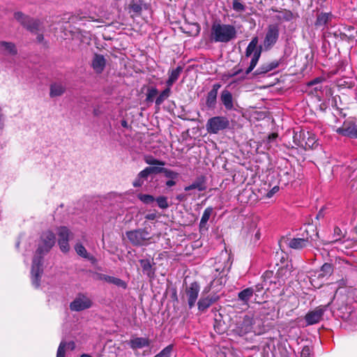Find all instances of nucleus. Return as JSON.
I'll list each match as a JSON object with an SVG mask.
<instances>
[{
	"instance_id": "30",
	"label": "nucleus",
	"mask_w": 357,
	"mask_h": 357,
	"mask_svg": "<svg viewBox=\"0 0 357 357\" xmlns=\"http://www.w3.org/2000/svg\"><path fill=\"white\" fill-rule=\"evenodd\" d=\"M150 176V174L147 169V168H144L143 170L139 172L132 182V185L135 188H140L143 185L144 181L148 179V177Z\"/></svg>"
},
{
	"instance_id": "54",
	"label": "nucleus",
	"mask_w": 357,
	"mask_h": 357,
	"mask_svg": "<svg viewBox=\"0 0 357 357\" xmlns=\"http://www.w3.org/2000/svg\"><path fill=\"white\" fill-rule=\"evenodd\" d=\"M311 351H311V349L310 347L305 346V347H303V348L301 351V357H310Z\"/></svg>"
},
{
	"instance_id": "63",
	"label": "nucleus",
	"mask_w": 357,
	"mask_h": 357,
	"mask_svg": "<svg viewBox=\"0 0 357 357\" xmlns=\"http://www.w3.org/2000/svg\"><path fill=\"white\" fill-rule=\"evenodd\" d=\"M183 197H184V195H179L176 197V199L179 201H182L183 199Z\"/></svg>"
},
{
	"instance_id": "47",
	"label": "nucleus",
	"mask_w": 357,
	"mask_h": 357,
	"mask_svg": "<svg viewBox=\"0 0 357 357\" xmlns=\"http://www.w3.org/2000/svg\"><path fill=\"white\" fill-rule=\"evenodd\" d=\"M232 8L238 13H241L245 10V6L240 0H233Z\"/></svg>"
},
{
	"instance_id": "39",
	"label": "nucleus",
	"mask_w": 357,
	"mask_h": 357,
	"mask_svg": "<svg viewBox=\"0 0 357 357\" xmlns=\"http://www.w3.org/2000/svg\"><path fill=\"white\" fill-rule=\"evenodd\" d=\"M144 162L149 165L165 166V162L154 158L151 155H146L144 158Z\"/></svg>"
},
{
	"instance_id": "22",
	"label": "nucleus",
	"mask_w": 357,
	"mask_h": 357,
	"mask_svg": "<svg viewBox=\"0 0 357 357\" xmlns=\"http://www.w3.org/2000/svg\"><path fill=\"white\" fill-rule=\"evenodd\" d=\"M151 2V0H138L133 1L130 6V10L135 14H140L143 10L150 8Z\"/></svg>"
},
{
	"instance_id": "46",
	"label": "nucleus",
	"mask_w": 357,
	"mask_h": 357,
	"mask_svg": "<svg viewBox=\"0 0 357 357\" xmlns=\"http://www.w3.org/2000/svg\"><path fill=\"white\" fill-rule=\"evenodd\" d=\"M158 93V91L155 87L149 88L146 93V101L153 102L155 96Z\"/></svg>"
},
{
	"instance_id": "21",
	"label": "nucleus",
	"mask_w": 357,
	"mask_h": 357,
	"mask_svg": "<svg viewBox=\"0 0 357 357\" xmlns=\"http://www.w3.org/2000/svg\"><path fill=\"white\" fill-rule=\"evenodd\" d=\"M279 66L278 61H272L271 62L262 63L253 73L254 76H264L267 73L275 69Z\"/></svg>"
},
{
	"instance_id": "19",
	"label": "nucleus",
	"mask_w": 357,
	"mask_h": 357,
	"mask_svg": "<svg viewBox=\"0 0 357 357\" xmlns=\"http://www.w3.org/2000/svg\"><path fill=\"white\" fill-rule=\"evenodd\" d=\"M105 66L106 59L105 56L102 54H95L91 61V67L94 72L97 74H101Z\"/></svg>"
},
{
	"instance_id": "37",
	"label": "nucleus",
	"mask_w": 357,
	"mask_h": 357,
	"mask_svg": "<svg viewBox=\"0 0 357 357\" xmlns=\"http://www.w3.org/2000/svg\"><path fill=\"white\" fill-rule=\"evenodd\" d=\"M321 273L319 274L318 278H324L330 276L333 273V266L330 263H324L321 267Z\"/></svg>"
},
{
	"instance_id": "57",
	"label": "nucleus",
	"mask_w": 357,
	"mask_h": 357,
	"mask_svg": "<svg viewBox=\"0 0 357 357\" xmlns=\"http://www.w3.org/2000/svg\"><path fill=\"white\" fill-rule=\"evenodd\" d=\"M36 35H37V37H36L37 42L40 43H42L44 40L43 31L40 30V31H39L38 33H36Z\"/></svg>"
},
{
	"instance_id": "40",
	"label": "nucleus",
	"mask_w": 357,
	"mask_h": 357,
	"mask_svg": "<svg viewBox=\"0 0 357 357\" xmlns=\"http://www.w3.org/2000/svg\"><path fill=\"white\" fill-rule=\"evenodd\" d=\"M75 250L78 255L85 259H89V254L82 244L77 243L75 246Z\"/></svg>"
},
{
	"instance_id": "23",
	"label": "nucleus",
	"mask_w": 357,
	"mask_h": 357,
	"mask_svg": "<svg viewBox=\"0 0 357 357\" xmlns=\"http://www.w3.org/2000/svg\"><path fill=\"white\" fill-rule=\"evenodd\" d=\"M220 100L227 110L234 109V98L232 93L227 89H224L220 93Z\"/></svg>"
},
{
	"instance_id": "4",
	"label": "nucleus",
	"mask_w": 357,
	"mask_h": 357,
	"mask_svg": "<svg viewBox=\"0 0 357 357\" xmlns=\"http://www.w3.org/2000/svg\"><path fill=\"white\" fill-rule=\"evenodd\" d=\"M55 241V235L52 231L43 232L40 236L38 247L33 257H40L43 258V256L48 253L54 245Z\"/></svg>"
},
{
	"instance_id": "42",
	"label": "nucleus",
	"mask_w": 357,
	"mask_h": 357,
	"mask_svg": "<svg viewBox=\"0 0 357 357\" xmlns=\"http://www.w3.org/2000/svg\"><path fill=\"white\" fill-rule=\"evenodd\" d=\"M138 199L145 204H151L155 202V198L153 195L148 194H139Z\"/></svg>"
},
{
	"instance_id": "38",
	"label": "nucleus",
	"mask_w": 357,
	"mask_h": 357,
	"mask_svg": "<svg viewBox=\"0 0 357 357\" xmlns=\"http://www.w3.org/2000/svg\"><path fill=\"white\" fill-rule=\"evenodd\" d=\"M171 93V89L167 86L155 99V105L160 106L166 99L169 98Z\"/></svg>"
},
{
	"instance_id": "16",
	"label": "nucleus",
	"mask_w": 357,
	"mask_h": 357,
	"mask_svg": "<svg viewBox=\"0 0 357 357\" xmlns=\"http://www.w3.org/2000/svg\"><path fill=\"white\" fill-rule=\"evenodd\" d=\"M315 240L312 236H306L303 238H294L289 240L287 243L288 246L292 249L301 250L306 248L310 244V241Z\"/></svg>"
},
{
	"instance_id": "50",
	"label": "nucleus",
	"mask_w": 357,
	"mask_h": 357,
	"mask_svg": "<svg viewBox=\"0 0 357 357\" xmlns=\"http://www.w3.org/2000/svg\"><path fill=\"white\" fill-rule=\"evenodd\" d=\"M14 20L20 22H29L28 16L25 15L22 12H15L14 14Z\"/></svg>"
},
{
	"instance_id": "55",
	"label": "nucleus",
	"mask_w": 357,
	"mask_h": 357,
	"mask_svg": "<svg viewBox=\"0 0 357 357\" xmlns=\"http://www.w3.org/2000/svg\"><path fill=\"white\" fill-rule=\"evenodd\" d=\"M354 86V83L353 82H347L346 81L340 82L338 84L339 87H347L349 89L352 88Z\"/></svg>"
},
{
	"instance_id": "35",
	"label": "nucleus",
	"mask_w": 357,
	"mask_h": 357,
	"mask_svg": "<svg viewBox=\"0 0 357 357\" xmlns=\"http://www.w3.org/2000/svg\"><path fill=\"white\" fill-rule=\"evenodd\" d=\"M62 20L63 22H76L77 21L89 22V20H88L86 17L82 16L79 13L72 14L68 13L63 15Z\"/></svg>"
},
{
	"instance_id": "27",
	"label": "nucleus",
	"mask_w": 357,
	"mask_h": 357,
	"mask_svg": "<svg viewBox=\"0 0 357 357\" xmlns=\"http://www.w3.org/2000/svg\"><path fill=\"white\" fill-rule=\"evenodd\" d=\"M182 71L183 67L181 66H177L175 69L169 70V77L166 81L167 86L171 87L177 81Z\"/></svg>"
},
{
	"instance_id": "59",
	"label": "nucleus",
	"mask_w": 357,
	"mask_h": 357,
	"mask_svg": "<svg viewBox=\"0 0 357 357\" xmlns=\"http://www.w3.org/2000/svg\"><path fill=\"white\" fill-rule=\"evenodd\" d=\"M176 185V181H174V179H170V180H168L167 182H166V185L167 187H172L174 185Z\"/></svg>"
},
{
	"instance_id": "8",
	"label": "nucleus",
	"mask_w": 357,
	"mask_h": 357,
	"mask_svg": "<svg viewBox=\"0 0 357 357\" xmlns=\"http://www.w3.org/2000/svg\"><path fill=\"white\" fill-rule=\"evenodd\" d=\"M220 299V296L216 293H211L204 295L202 293L201 297L197 301V309L199 312L204 313L207 310Z\"/></svg>"
},
{
	"instance_id": "32",
	"label": "nucleus",
	"mask_w": 357,
	"mask_h": 357,
	"mask_svg": "<svg viewBox=\"0 0 357 357\" xmlns=\"http://www.w3.org/2000/svg\"><path fill=\"white\" fill-rule=\"evenodd\" d=\"M254 294V289L253 287H248L238 294V298L241 301L243 304L248 305L250 298L252 297Z\"/></svg>"
},
{
	"instance_id": "26",
	"label": "nucleus",
	"mask_w": 357,
	"mask_h": 357,
	"mask_svg": "<svg viewBox=\"0 0 357 357\" xmlns=\"http://www.w3.org/2000/svg\"><path fill=\"white\" fill-rule=\"evenodd\" d=\"M179 29L189 36H197L201 30L199 24H183Z\"/></svg>"
},
{
	"instance_id": "43",
	"label": "nucleus",
	"mask_w": 357,
	"mask_h": 357,
	"mask_svg": "<svg viewBox=\"0 0 357 357\" xmlns=\"http://www.w3.org/2000/svg\"><path fill=\"white\" fill-rule=\"evenodd\" d=\"M344 30L345 31H348V33L344 32V35L347 36L350 38H355L356 35L354 33L357 34V28L351 25L344 24Z\"/></svg>"
},
{
	"instance_id": "1",
	"label": "nucleus",
	"mask_w": 357,
	"mask_h": 357,
	"mask_svg": "<svg viewBox=\"0 0 357 357\" xmlns=\"http://www.w3.org/2000/svg\"><path fill=\"white\" fill-rule=\"evenodd\" d=\"M236 37V28L230 24H212L210 40L215 43H227Z\"/></svg>"
},
{
	"instance_id": "60",
	"label": "nucleus",
	"mask_w": 357,
	"mask_h": 357,
	"mask_svg": "<svg viewBox=\"0 0 357 357\" xmlns=\"http://www.w3.org/2000/svg\"><path fill=\"white\" fill-rule=\"evenodd\" d=\"M155 217H156L155 214L150 213V214H147L145 218L147 220H153L155 218Z\"/></svg>"
},
{
	"instance_id": "62",
	"label": "nucleus",
	"mask_w": 357,
	"mask_h": 357,
	"mask_svg": "<svg viewBox=\"0 0 357 357\" xmlns=\"http://www.w3.org/2000/svg\"><path fill=\"white\" fill-rule=\"evenodd\" d=\"M289 175V172H283V176H286V177H287V178H286V181H287V183H288V182H289V178H288Z\"/></svg>"
},
{
	"instance_id": "61",
	"label": "nucleus",
	"mask_w": 357,
	"mask_h": 357,
	"mask_svg": "<svg viewBox=\"0 0 357 357\" xmlns=\"http://www.w3.org/2000/svg\"><path fill=\"white\" fill-rule=\"evenodd\" d=\"M319 82H320V79L319 78H316V79H313L312 81H311L309 83V85H313V84H317V83H318Z\"/></svg>"
},
{
	"instance_id": "14",
	"label": "nucleus",
	"mask_w": 357,
	"mask_h": 357,
	"mask_svg": "<svg viewBox=\"0 0 357 357\" xmlns=\"http://www.w3.org/2000/svg\"><path fill=\"white\" fill-rule=\"evenodd\" d=\"M325 308L326 307L319 306L314 310L309 311L304 317L307 326L319 323L322 319Z\"/></svg>"
},
{
	"instance_id": "25",
	"label": "nucleus",
	"mask_w": 357,
	"mask_h": 357,
	"mask_svg": "<svg viewBox=\"0 0 357 357\" xmlns=\"http://www.w3.org/2000/svg\"><path fill=\"white\" fill-rule=\"evenodd\" d=\"M262 282L266 286V290H268L276 285V278L273 271H266L261 276Z\"/></svg>"
},
{
	"instance_id": "17",
	"label": "nucleus",
	"mask_w": 357,
	"mask_h": 357,
	"mask_svg": "<svg viewBox=\"0 0 357 357\" xmlns=\"http://www.w3.org/2000/svg\"><path fill=\"white\" fill-rule=\"evenodd\" d=\"M206 176L204 175H199L196 177L195 180L189 185L184 188L185 191H190L197 189L199 191H204L207 188Z\"/></svg>"
},
{
	"instance_id": "52",
	"label": "nucleus",
	"mask_w": 357,
	"mask_h": 357,
	"mask_svg": "<svg viewBox=\"0 0 357 357\" xmlns=\"http://www.w3.org/2000/svg\"><path fill=\"white\" fill-rule=\"evenodd\" d=\"M150 175L160 174L162 172L163 166H149L146 167Z\"/></svg>"
},
{
	"instance_id": "11",
	"label": "nucleus",
	"mask_w": 357,
	"mask_h": 357,
	"mask_svg": "<svg viewBox=\"0 0 357 357\" xmlns=\"http://www.w3.org/2000/svg\"><path fill=\"white\" fill-rule=\"evenodd\" d=\"M336 132L342 136L357 139V124L352 121L346 120L342 126L336 130Z\"/></svg>"
},
{
	"instance_id": "29",
	"label": "nucleus",
	"mask_w": 357,
	"mask_h": 357,
	"mask_svg": "<svg viewBox=\"0 0 357 357\" xmlns=\"http://www.w3.org/2000/svg\"><path fill=\"white\" fill-rule=\"evenodd\" d=\"M76 345L74 341H70L69 342L61 341L57 349L56 357H65L66 348L73 351Z\"/></svg>"
},
{
	"instance_id": "53",
	"label": "nucleus",
	"mask_w": 357,
	"mask_h": 357,
	"mask_svg": "<svg viewBox=\"0 0 357 357\" xmlns=\"http://www.w3.org/2000/svg\"><path fill=\"white\" fill-rule=\"evenodd\" d=\"M334 235H335V236H336V238L333 241L334 242L340 241L341 238L344 236H342V230L339 227H335Z\"/></svg>"
},
{
	"instance_id": "18",
	"label": "nucleus",
	"mask_w": 357,
	"mask_h": 357,
	"mask_svg": "<svg viewBox=\"0 0 357 357\" xmlns=\"http://www.w3.org/2000/svg\"><path fill=\"white\" fill-rule=\"evenodd\" d=\"M272 17L280 22L295 20L296 15L289 10H273Z\"/></svg>"
},
{
	"instance_id": "48",
	"label": "nucleus",
	"mask_w": 357,
	"mask_h": 357,
	"mask_svg": "<svg viewBox=\"0 0 357 357\" xmlns=\"http://www.w3.org/2000/svg\"><path fill=\"white\" fill-rule=\"evenodd\" d=\"M254 289V294L255 295V300H257V298L259 297L260 295H262V291L265 289L266 290V286L265 284L261 282V283H258L255 286Z\"/></svg>"
},
{
	"instance_id": "13",
	"label": "nucleus",
	"mask_w": 357,
	"mask_h": 357,
	"mask_svg": "<svg viewBox=\"0 0 357 357\" xmlns=\"http://www.w3.org/2000/svg\"><path fill=\"white\" fill-rule=\"evenodd\" d=\"M279 38V28L277 24H270L264 40L266 48L272 47Z\"/></svg>"
},
{
	"instance_id": "10",
	"label": "nucleus",
	"mask_w": 357,
	"mask_h": 357,
	"mask_svg": "<svg viewBox=\"0 0 357 357\" xmlns=\"http://www.w3.org/2000/svg\"><path fill=\"white\" fill-rule=\"evenodd\" d=\"M72 234H73L70 229L65 226H62L58 228V244L59 245L60 250L63 252L66 253L70 250L68 241L70 239V236Z\"/></svg>"
},
{
	"instance_id": "5",
	"label": "nucleus",
	"mask_w": 357,
	"mask_h": 357,
	"mask_svg": "<svg viewBox=\"0 0 357 357\" xmlns=\"http://www.w3.org/2000/svg\"><path fill=\"white\" fill-rule=\"evenodd\" d=\"M200 287L197 282H191L189 286H186L181 298L183 303H186L190 310L192 309L196 304L198 298Z\"/></svg>"
},
{
	"instance_id": "15",
	"label": "nucleus",
	"mask_w": 357,
	"mask_h": 357,
	"mask_svg": "<svg viewBox=\"0 0 357 357\" xmlns=\"http://www.w3.org/2000/svg\"><path fill=\"white\" fill-rule=\"evenodd\" d=\"M299 137H302V140H299L298 146L305 151L313 149L314 146L316 144L314 135L310 134L309 132H305L304 131H301L299 132Z\"/></svg>"
},
{
	"instance_id": "20",
	"label": "nucleus",
	"mask_w": 357,
	"mask_h": 357,
	"mask_svg": "<svg viewBox=\"0 0 357 357\" xmlns=\"http://www.w3.org/2000/svg\"><path fill=\"white\" fill-rule=\"evenodd\" d=\"M139 262L142 269V272L149 279H153L155 277V268L153 267L155 263L151 261L149 259H139Z\"/></svg>"
},
{
	"instance_id": "44",
	"label": "nucleus",
	"mask_w": 357,
	"mask_h": 357,
	"mask_svg": "<svg viewBox=\"0 0 357 357\" xmlns=\"http://www.w3.org/2000/svg\"><path fill=\"white\" fill-rule=\"evenodd\" d=\"M24 27L31 33L36 34L40 31V24H23Z\"/></svg>"
},
{
	"instance_id": "28",
	"label": "nucleus",
	"mask_w": 357,
	"mask_h": 357,
	"mask_svg": "<svg viewBox=\"0 0 357 357\" xmlns=\"http://www.w3.org/2000/svg\"><path fill=\"white\" fill-rule=\"evenodd\" d=\"M100 279L105 280V282H107L108 283L115 284L116 286H117L119 287H121L124 289H126L127 288L126 282L119 278H115L113 276H109L107 275L102 274L100 275Z\"/></svg>"
},
{
	"instance_id": "7",
	"label": "nucleus",
	"mask_w": 357,
	"mask_h": 357,
	"mask_svg": "<svg viewBox=\"0 0 357 357\" xmlns=\"http://www.w3.org/2000/svg\"><path fill=\"white\" fill-rule=\"evenodd\" d=\"M127 238L133 245H142L144 242L151 238L146 229H138L126 231Z\"/></svg>"
},
{
	"instance_id": "34",
	"label": "nucleus",
	"mask_w": 357,
	"mask_h": 357,
	"mask_svg": "<svg viewBox=\"0 0 357 357\" xmlns=\"http://www.w3.org/2000/svg\"><path fill=\"white\" fill-rule=\"evenodd\" d=\"M252 319L249 316H245L241 324L240 333L242 335L248 333L252 330Z\"/></svg>"
},
{
	"instance_id": "12",
	"label": "nucleus",
	"mask_w": 357,
	"mask_h": 357,
	"mask_svg": "<svg viewBox=\"0 0 357 357\" xmlns=\"http://www.w3.org/2000/svg\"><path fill=\"white\" fill-rule=\"evenodd\" d=\"M92 306V301L90 298L83 294H79L70 303V309L72 311L79 312L89 309Z\"/></svg>"
},
{
	"instance_id": "6",
	"label": "nucleus",
	"mask_w": 357,
	"mask_h": 357,
	"mask_svg": "<svg viewBox=\"0 0 357 357\" xmlns=\"http://www.w3.org/2000/svg\"><path fill=\"white\" fill-rule=\"evenodd\" d=\"M43 274V257H33L31 268V280L32 285L38 289L40 286L41 278Z\"/></svg>"
},
{
	"instance_id": "45",
	"label": "nucleus",
	"mask_w": 357,
	"mask_h": 357,
	"mask_svg": "<svg viewBox=\"0 0 357 357\" xmlns=\"http://www.w3.org/2000/svg\"><path fill=\"white\" fill-rule=\"evenodd\" d=\"M155 201H156L158 206L162 209H166L169 207L167 198L165 196H160L155 199Z\"/></svg>"
},
{
	"instance_id": "41",
	"label": "nucleus",
	"mask_w": 357,
	"mask_h": 357,
	"mask_svg": "<svg viewBox=\"0 0 357 357\" xmlns=\"http://www.w3.org/2000/svg\"><path fill=\"white\" fill-rule=\"evenodd\" d=\"M334 16L331 13H321L318 15L317 22H331Z\"/></svg>"
},
{
	"instance_id": "36",
	"label": "nucleus",
	"mask_w": 357,
	"mask_h": 357,
	"mask_svg": "<svg viewBox=\"0 0 357 357\" xmlns=\"http://www.w3.org/2000/svg\"><path fill=\"white\" fill-rule=\"evenodd\" d=\"M0 49L4 50L12 56L17 54L16 45L12 42L0 41Z\"/></svg>"
},
{
	"instance_id": "56",
	"label": "nucleus",
	"mask_w": 357,
	"mask_h": 357,
	"mask_svg": "<svg viewBox=\"0 0 357 357\" xmlns=\"http://www.w3.org/2000/svg\"><path fill=\"white\" fill-rule=\"evenodd\" d=\"M279 191V187L278 186H274L271 190H269L267 194L266 197L268 198H271L273 196L274 194L278 192Z\"/></svg>"
},
{
	"instance_id": "31",
	"label": "nucleus",
	"mask_w": 357,
	"mask_h": 357,
	"mask_svg": "<svg viewBox=\"0 0 357 357\" xmlns=\"http://www.w3.org/2000/svg\"><path fill=\"white\" fill-rule=\"evenodd\" d=\"M213 211V208L212 206H208L205 208L202 216L201 218V220L199 222V229L200 231L207 230L206 225L207 222Z\"/></svg>"
},
{
	"instance_id": "49",
	"label": "nucleus",
	"mask_w": 357,
	"mask_h": 357,
	"mask_svg": "<svg viewBox=\"0 0 357 357\" xmlns=\"http://www.w3.org/2000/svg\"><path fill=\"white\" fill-rule=\"evenodd\" d=\"M162 173H163L167 178L170 179H175L178 176V173L165 167H163Z\"/></svg>"
},
{
	"instance_id": "2",
	"label": "nucleus",
	"mask_w": 357,
	"mask_h": 357,
	"mask_svg": "<svg viewBox=\"0 0 357 357\" xmlns=\"http://www.w3.org/2000/svg\"><path fill=\"white\" fill-rule=\"evenodd\" d=\"M258 38L254 37L246 47L245 56L250 57L252 55L250 65L245 70L244 75L241 77L242 79H245L256 67L261 54V47H257Z\"/></svg>"
},
{
	"instance_id": "33",
	"label": "nucleus",
	"mask_w": 357,
	"mask_h": 357,
	"mask_svg": "<svg viewBox=\"0 0 357 357\" xmlns=\"http://www.w3.org/2000/svg\"><path fill=\"white\" fill-rule=\"evenodd\" d=\"M66 91V88L61 84L53 83L50 85V96L51 98L62 96Z\"/></svg>"
},
{
	"instance_id": "51",
	"label": "nucleus",
	"mask_w": 357,
	"mask_h": 357,
	"mask_svg": "<svg viewBox=\"0 0 357 357\" xmlns=\"http://www.w3.org/2000/svg\"><path fill=\"white\" fill-rule=\"evenodd\" d=\"M243 72V68L239 66V64L235 66L233 69L229 72L227 77L229 78L235 77Z\"/></svg>"
},
{
	"instance_id": "3",
	"label": "nucleus",
	"mask_w": 357,
	"mask_h": 357,
	"mask_svg": "<svg viewBox=\"0 0 357 357\" xmlns=\"http://www.w3.org/2000/svg\"><path fill=\"white\" fill-rule=\"evenodd\" d=\"M230 126V122L225 116H215L208 119L206 128L209 134L217 135L221 131L227 130Z\"/></svg>"
},
{
	"instance_id": "58",
	"label": "nucleus",
	"mask_w": 357,
	"mask_h": 357,
	"mask_svg": "<svg viewBox=\"0 0 357 357\" xmlns=\"http://www.w3.org/2000/svg\"><path fill=\"white\" fill-rule=\"evenodd\" d=\"M299 140H302V137H299V133H295V135H294V142L295 143L296 145L298 146Z\"/></svg>"
},
{
	"instance_id": "64",
	"label": "nucleus",
	"mask_w": 357,
	"mask_h": 357,
	"mask_svg": "<svg viewBox=\"0 0 357 357\" xmlns=\"http://www.w3.org/2000/svg\"><path fill=\"white\" fill-rule=\"evenodd\" d=\"M80 357H92V356L89 354H83L80 356Z\"/></svg>"
},
{
	"instance_id": "24",
	"label": "nucleus",
	"mask_w": 357,
	"mask_h": 357,
	"mask_svg": "<svg viewBox=\"0 0 357 357\" xmlns=\"http://www.w3.org/2000/svg\"><path fill=\"white\" fill-rule=\"evenodd\" d=\"M132 350L149 347L151 340L148 337H134L130 340L128 343Z\"/></svg>"
},
{
	"instance_id": "9",
	"label": "nucleus",
	"mask_w": 357,
	"mask_h": 357,
	"mask_svg": "<svg viewBox=\"0 0 357 357\" xmlns=\"http://www.w3.org/2000/svg\"><path fill=\"white\" fill-rule=\"evenodd\" d=\"M222 85L220 83H215L212 86V89L207 93L206 96L205 102L203 104L202 109H214L217 105V98L218 90Z\"/></svg>"
}]
</instances>
